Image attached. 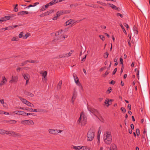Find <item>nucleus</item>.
I'll return each instance as SVG.
<instances>
[{
	"instance_id": "7c9ffc66",
	"label": "nucleus",
	"mask_w": 150,
	"mask_h": 150,
	"mask_svg": "<svg viewBox=\"0 0 150 150\" xmlns=\"http://www.w3.org/2000/svg\"><path fill=\"white\" fill-rule=\"evenodd\" d=\"M62 84V81H60L59 82L58 84L57 88H59V89H61Z\"/></svg>"
},
{
	"instance_id": "0eeeda50",
	"label": "nucleus",
	"mask_w": 150,
	"mask_h": 150,
	"mask_svg": "<svg viewBox=\"0 0 150 150\" xmlns=\"http://www.w3.org/2000/svg\"><path fill=\"white\" fill-rule=\"evenodd\" d=\"M68 37L67 35H62L61 36L58 37L57 39H55L54 40V41L55 42H58L63 41L65 38H67Z\"/></svg>"
},
{
	"instance_id": "37998d69",
	"label": "nucleus",
	"mask_w": 150,
	"mask_h": 150,
	"mask_svg": "<svg viewBox=\"0 0 150 150\" xmlns=\"http://www.w3.org/2000/svg\"><path fill=\"white\" fill-rule=\"evenodd\" d=\"M18 5L16 4L15 5V7L14 8L13 10L15 12H17L18 11Z\"/></svg>"
},
{
	"instance_id": "f3484780",
	"label": "nucleus",
	"mask_w": 150,
	"mask_h": 150,
	"mask_svg": "<svg viewBox=\"0 0 150 150\" xmlns=\"http://www.w3.org/2000/svg\"><path fill=\"white\" fill-rule=\"evenodd\" d=\"M3 80L0 83V87L2 86L4 84L7 82V80L5 76H3L2 77Z\"/></svg>"
},
{
	"instance_id": "603ef678",
	"label": "nucleus",
	"mask_w": 150,
	"mask_h": 150,
	"mask_svg": "<svg viewBox=\"0 0 150 150\" xmlns=\"http://www.w3.org/2000/svg\"><path fill=\"white\" fill-rule=\"evenodd\" d=\"M23 32H21L20 33V34L19 35L18 37L19 38H21L22 37L23 38Z\"/></svg>"
},
{
	"instance_id": "393cba45",
	"label": "nucleus",
	"mask_w": 150,
	"mask_h": 150,
	"mask_svg": "<svg viewBox=\"0 0 150 150\" xmlns=\"http://www.w3.org/2000/svg\"><path fill=\"white\" fill-rule=\"evenodd\" d=\"M56 3V1L55 0H52L51 2H50L48 4H47L49 6H52Z\"/></svg>"
},
{
	"instance_id": "4be33fe9",
	"label": "nucleus",
	"mask_w": 150,
	"mask_h": 150,
	"mask_svg": "<svg viewBox=\"0 0 150 150\" xmlns=\"http://www.w3.org/2000/svg\"><path fill=\"white\" fill-rule=\"evenodd\" d=\"M77 96V93L76 92L74 91L73 93V95L71 98V101L72 103H73L74 102L76 99Z\"/></svg>"
},
{
	"instance_id": "c9c22d12",
	"label": "nucleus",
	"mask_w": 150,
	"mask_h": 150,
	"mask_svg": "<svg viewBox=\"0 0 150 150\" xmlns=\"http://www.w3.org/2000/svg\"><path fill=\"white\" fill-rule=\"evenodd\" d=\"M120 25L121 27V28H122V30L123 31V32H124V33L126 34V35H127V32L125 29L124 28V27H123V25H122V24H121Z\"/></svg>"
},
{
	"instance_id": "58836bf2",
	"label": "nucleus",
	"mask_w": 150,
	"mask_h": 150,
	"mask_svg": "<svg viewBox=\"0 0 150 150\" xmlns=\"http://www.w3.org/2000/svg\"><path fill=\"white\" fill-rule=\"evenodd\" d=\"M9 124H14L15 123H16L17 122L16 121L14 120H9Z\"/></svg>"
},
{
	"instance_id": "f257e3e1",
	"label": "nucleus",
	"mask_w": 150,
	"mask_h": 150,
	"mask_svg": "<svg viewBox=\"0 0 150 150\" xmlns=\"http://www.w3.org/2000/svg\"><path fill=\"white\" fill-rule=\"evenodd\" d=\"M95 130L93 128L90 129L87 133V137L88 141H91L94 139L95 137Z\"/></svg>"
},
{
	"instance_id": "72a5a7b5",
	"label": "nucleus",
	"mask_w": 150,
	"mask_h": 150,
	"mask_svg": "<svg viewBox=\"0 0 150 150\" xmlns=\"http://www.w3.org/2000/svg\"><path fill=\"white\" fill-rule=\"evenodd\" d=\"M107 5L108 6L111 7L113 9H115L117 8V7L116 6H115V5H114L113 4H108Z\"/></svg>"
},
{
	"instance_id": "a211bd4d",
	"label": "nucleus",
	"mask_w": 150,
	"mask_h": 150,
	"mask_svg": "<svg viewBox=\"0 0 150 150\" xmlns=\"http://www.w3.org/2000/svg\"><path fill=\"white\" fill-rule=\"evenodd\" d=\"M109 138L112 137L111 135V132H107L104 134V138Z\"/></svg>"
},
{
	"instance_id": "b1692460",
	"label": "nucleus",
	"mask_w": 150,
	"mask_h": 150,
	"mask_svg": "<svg viewBox=\"0 0 150 150\" xmlns=\"http://www.w3.org/2000/svg\"><path fill=\"white\" fill-rule=\"evenodd\" d=\"M82 146H72V148L75 149V150H79L81 149H82Z\"/></svg>"
},
{
	"instance_id": "13d9d810",
	"label": "nucleus",
	"mask_w": 150,
	"mask_h": 150,
	"mask_svg": "<svg viewBox=\"0 0 150 150\" xmlns=\"http://www.w3.org/2000/svg\"><path fill=\"white\" fill-rule=\"evenodd\" d=\"M21 68H20V67H17V69H16V71H17V72H20V71L21 70Z\"/></svg>"
},
{
	"instance_id": "cd10ccee",
	"label": "nucleus",
	"mask_w": 150,
	"mask_h": 150,
	"mask_svg": "<svg viewBox=\"0 0 150 150\" xmlns=\"http://www.w3.org/2000/svg\"><path fill=\"white\" fill-rule=\"evenodd\" d=\"M78 6V4L77 3H75L74 4H71L70 5V7L71 8H75Z\"/></svg>"
},
{
	"instance_id": "e2e57ef3",
	"label": "nucleus",
	"mask_w": 150,
	"mask_h": 150,
	"mask_svg": "<svg viewBox=\"0 0 150 150\" xmlns=\"http://www.w3.org/2000/svg\"><path fill=\"white\" fill-rule=\"evenodd\" d=\"M121 110L123 112L125 113L126 112V110L125 108L123 107H122L121 108Z\"/></svg>"
},
{
	"instance_id": "e433bc0d",
	"label": "nucleus",
	"mask_w": 150,
	"mask_h": 150,
	"mask_svg": "<svg viewBox=\"0 0 150 150\" xmlns=\"http://www.w3.org/2000/svg\"><path fill=\"white\" fill-rule=\"evenodd\" d=\"M63 14V11H58L56 13L57 15H58V16H60Z\"/></svg>"
},
{
	"instance_id": "bf43d9fd",
	"label": "nucleus",
	"mask_w": 150,
	"mask_h": 150,
	"mask_svg": "<svg viewBox=\"0 0 150 150\" xmlns=\"http://www.w3.org/2000/svg\"><path fill=\"white\" fill-rule=\"evenodd\" d=\"M87 55H85V56L84 58H83L82 60H81V62H83L86 59Z\"/></svg>"
},
{
	"instance_id": "dca6fc26",
	"label": "nucleus",
	"mask_w": 150,
	"mask_h": 150,
	"mask_svg": "<svg viewBox=\"0 0 150 150\" xmlns=\"http://www.w3.org/2000/svg\"><path fill=\"white\" fill-rule=\"evenodd\" d=\"M28 12L27 11H22L19 12L18 13V16H23L25 14H28Z\"/></svg>"
},
{
	"instance_id": "a878e982",
	"label": "nucleus",
	"mask_w": 150,
	"mask_h": 150,
	"mask_svg": "<svg viewBox=\"0 0 150 150\" xmlns=\"http://www.w3.org/2000/svg\"><path fill=\"white\" fill-rule=\"evenodd\" d=\"M13 29L12 26H10L6 28H1L0 30H3L4 29L5 30H10Z\"/></svg>"
},
{
	"instance_id": "09e8293b",
	"label": "nucleus",
	"mask_w": 150,
	"mask_h": 150,
	"mask_svg": "<svg viewBox=\"0 0 150 150\" xmlns=\"http://www.w3.org/2000/svg\"><path fill=\"white\" fill-rule=\"evenodd\" d=\"M133 28H134L133 30H134V31L135 33L137 34L138 33V31L137 30V28L136 27L134 26V27H133Z\"/></svg>"
},
{
	"instance_id": "aec40b11",
	"label": "nucleus",
	"mask_w": 150,
	"mask_h": 150,
	"mask_svg": "<svg viewBox=\"0 0 150 150\" xmlns=\"http://www.w3.org/2000/svg\"><path fill=\"white\" fill-rule=\"evenodd\" d=\"M110 150H117L116 146L114 144H111Z\"/></svg>"
},
{
	"instance_id": "412c9836",
	"label": "nucleus",
	"mask_w": 150,
	"mask_h": 150,
	"mask_svg": "<svg viewBox=\"0 0 150 150\" xmlns=\"http://www.w3.org/2000/svg\"><path fill=\"white\" fill-rule=\"evenodd\" d=\"M19 108L20 109H21L24 110H26L30 112H32L33 111V109L28 108H25L20 107Z\"/></svg>"
},
{
	"instance_id": "6e6552de",
	"label": "nucleus",
	"mask_w": 150,
	"mask_h": 150,
	"mask_svg": "<svg viewBox=\"0 0 150 150\" xmlns=\"http://www.w3.org/2000/svg\"><path fill=\"white\" fill-rule=\"evenodd\" d=\"M73 76L75 82L76 84L78 86H80L81 88L82 89L83 87L81 85V83L79 82V79L78 77L75 74H73Z\"/></svg>"
},
{
	"instance_id": "ddd939ff",
	"label": "nucleus",
	"mask_w": 150,
	"mask_h": 150,
	"mask_svg": "<svg viewBox=\"0 0 150 150\" xmlns=\"http://www.w3.org/2000/svg\"><path fill=\"white\" fill-rule=\"evenodd\" d=\"M16 16V15L14 14H12L11 15L9 16H5L4 17V18H5V19L6 20V21L9 19L12 20L13 19V18H14Z\"/></svg>"
},
{
	"instance_id": "c756f323",
	"label": "nucleus",
	"mask_w": 150,
	"mask_h": 150,
	"mask_svg": "<svg viewBox=\"0 0 150 150\" xmlns=\"http://www.w3.org/2000/svg\"><path fill=\"white\" fill-rule=\"evenodd\" d=\"M105 104H108L107 105V107H108L110 105H111V103L110 104L109 103V99L108 98H106V100L105 101Z\"/></svg>"
},
{
	"instance_id": "c85d7f7f",
	"label": "nucleus",
	"mask_w": 150,
	"mask_h": 150,
	"mask_svg": "<svg viewBox=\"0 0 150 150\" xmlns=\"http://www.w3.org/2000/svg\"><path fill=\"white\" fill-rule=\"evenodd\" d=\"M54 11L53 10H50L49 11L47 12H45L46 16H47V15L50 14L52 13L53 12H54Z\"/></svg>"
},
{
	"instance_id": "864d4df0",
	"label": "nucleus",
	"mask_w": 150,
	"mask_h": 150,
	"mask_svg": "<svg viewBox=\"0 0 150 150\" xmlns=\"http://www.w3.org/2000/svg\"><path fill=\"white\" fill-rule=\"evenodd\" d=\"M109 73V71H107L105 74L103 75V77H105Z\"/></svg>"
},
{
	"instance_id": "9d476101",
	"label": "nucleus",
	"mask_w": 150,
	"mask_h": 150,
	"mask_svg": "<svg viewBox=\"0 0 150 150\" xmlns=\"http://www.w3.org/2000/svg\"><path fill=\"white\" fill-rule=\"evenodd\" d=\"M22 75L24 79L26 80L25 85H27L28 84V82L29 81V79L30 77V75L27 73L25 74H23Z\"/></svg>"
},
{
	"instance_id": "6ab92c4d",
	"label": "nucleus",
	"mask_w": 150,
	"mask_h": 150,
	"mask_svg": "<svg viewBox=\"0 0 150 150\" xmlns=\"http://www.w3.org/2000/svg\"><path fill=\"white\" fill-rule=\"evenodd\" d=\"M48 5L47 4L46 5L43 6L40 9V12H42L45 11L46 9L48 8L49 7Z\"/></svg>"
},
{
	"instance_id": "1a4fd4ad",
	"label": "nucleus",
	"mask_w": 150,
	"mask_h": 150,
	"mask_svg": "<svg viewBox=\"0 0 150 150\" xmlns=\"http://www.w3.org/2000/svg\"><path fill=\"white\" fill-rule=\"evenodd\" d=\"M12 114H16L17 115H20L23 116L26 115V112L22 111L16 110L12 112Z\"/></svg>"
},
{
	"instance_id": "f8f14e48",
	"label": "nucleus",
	"mask_w": 150,
	"mask_h": 150,
	"mask_svg": "<svg viewBox=\"0 0 150 150\" xmlns=\"http://www.w3.org/2000/svg\"><path fill=\"white\" fill-rule=\"evenodd\" d=\"M73 52L74 51L73 50H71L69 53L64 54L61 55V57L63 58L65 57H68L71 55Z\"/></svg>"
},
{
	"instance_id": "9b49d317",
	"label": "nucleus",
	"mask_w": 150,
	"mask_h": 150,
	"mask_svg": "<svg viewBox=\"0 0 150 150\" xmlns=\"http://www.w3.org/2000/svg\"><path fill=\"white\" fill-rule=\"evenodd\" d=\"M104 142L107 144H110L112 141V137L104 138Z\"/></svg>"
},
{
	"instance_id": "a18cd8bd",
	"label": "nucleus",
	"mask_w": 150,
	"mask_h": 150,
	"mask_svg": "<svg viewBox=\"0 0 150 150\" xmlns=\"http://www.w3.org/2000/svg\"><path fill=\"white\" fill-rule=\"evenodd\" d=\"M63 14H67L68 13H69L71 12V11L69 10H67L65 11H63Z\"/></svg>"
},
{
	"instance_id": "8fccbe9b",
	"label": "nucleus",
	"mask_w": 150,
	"mask_h": 150,
	"mask_svg": "<svg viewBox=\"0 0 150 150\" xmlns=\"http://www.w3.org/2000/svg\"><path fill=\"white\" fill-rule=\"evenodd\" d=\"M29 36V34L28 33H27L24 36H23V38L24 39H26Z\"/></svg>"
},
{
	"instance_id": "4c0bfd02",
	"label": "nucleus",
	"mask_w": 150,
	"mask_h": 150,
	"mask_svg": "<svg viewBox=\"0 0 150 150\" xmlns=\"http://www.w3.org/2000/svg\"><path fill=\"white\" fill-rule=\"evenodd\" d=\"M28 106H30L31 107L34 108V105L33 104H32L30 102L28 101V102L26 104Z\"/></svg>"
},
{
	"instance_id": "79ce46f5",
	"label": "nucleus",
	"mask_w": 150,
	"mask_h": 150,
	"mask_svg": "<svg viewBox=\"0 0 150 150\" xmlns=\"http://www.w3.org/2000/svg\"><path fill=\"white\" fill-rule=\"evenodd\" d=\"M112 89L111 87H109L108 88V90H107L106 91V93L107 94H109L112 91Z\"/></svg>"
},
{
	"instance_id": "f03ea898",
	"label": "nucleus",
	"mask_w": 150,
	"mask_h": 150,
	"mask_svg": "<svg viewBox=\"0 0 150 150\" xmlns=\"http://www.w3.org/2000/svg\"><path fill=\"white\" fill-rule=\"evenodd\" d=\"M86 118L84 115L81 114H80V117L77 123L78 125H81V126H84L86 124Z\"/></svg>"
},
{
	"instance_id": "39448f33",
	"label": "nucleus",
	"mask_w": 150,
	"mask_h": 150,
	"mask_svg": "<svg viewBox=\"0 0 150 150\" xmlns=\"http://www.w3.org/2000/svg\"><path fill=\"white\" fill-rule=\"evenodd\" d=\"M21 123L23 125H33L34 124V122L31 120H23Z\"/></svg>"
},
{
	"instance_id": "de8ad7c7",
	"label": "nucleus",
	"mask_w": 150,
	"mask_h": 150,
	"mask_svg": "<svg viewBox=\"0 0 150 150\" xmlns=\"http://www.w3.org/2000/svg\"><path fill=\"white\" fill-rule=\"evenodd\" d=\"M99 37L103 41H104L105 40V38L103 35H99Z\"/></svg>"
},
{
	"instance_id": "680f3d73",
	"label": "nucleus",
	"mask_w": 150,
	"mask_h": 150,
	"mask_svg": "<svg viewBox=\"0 0 150 150\" xmlns=\"http://www.w3.org/2000/svg\"><path fill=\"white\" fill-rule=\"evenodd\" d=\"M120 64H122V65L123 64V59L122 58H120Z\"/></svg>"
},
{
	"instance_id": "052dcab7",
	"label": "nucleus",
	"mask_w": 150,
	"mask_h": 150,
	"mask_svg": "<svg viewBox=\"0 0 150 150\" xmlns=\"http://www.w3.org/2000/svg\"><path fill=\"white\" fill-rule=\"evenodd\" d=\"M105 68H106L105 67H102L100 69L99 71L100 72L103 71V70H104V69H105Z\"/></svg>"
},
{
	"instance_id": "5fc2aeb1",
	"label": "nucleus",
	"mask_w": 150,
	"mask_h": 150,
	"mask_svg": "<svg viewBox=\"0 0 150 150\" xmlns=\"http://www.w3.org/2000/svg\"><path fill=\"white\" fill-rule=\"evenodd\" d=\"M6 131L2 129H0V134H2L3 133H5Z\"/></svg>"
},
{
	"instance_id": "49530a36",
	"label": "nucleus",
	"mask_w": 150,
	"mask_h": 150,
	"mask_svg": "<svg viewBox=\"0 0 150 150\" xmlns=\"http://www.w3.org/2000/svg\"><path fill=\"white\" fill-rule=\"evenodd\" d=\"M97 3H98L100 4H101L103 6H106L107 5V4L105 3H103L102 2L98 1L97 2Z\"/></svg>"
},
{
	"instance_id": "6e6d98bb",
	"label": "nucleus",
	"mask_w": 150,
	"mask_h": 150,
	"mask_svg": "<svg viewBox=\"0 0 150 150\" xmlns=\"http://www.w3.org/2000/svg\"><path fill=\"white\" fill-rule=\"evenodd\" d=\"M6 20L5 19V18H4V17H2L1 18V19H0V23H2V22L5 21Z\"/></svg>"
},
{
	"instance_id": "7ed1b4c3",
	"label": "nucleus",
	"mask_w": 150,
	"mask_h": 150,
	"mask_svg": "<svg viewBox=\"0 0 150 150\" xmlns=\"http://www.w3.org/2000/svg\"><path fill=\"white\" fill-rule=\"evenodd\" d=\"M87 108L89 112H91L95 116L99 118L98 117L100 115V114L99 112L96 109L89 106H87Z\"/></svg>"
},
{
	"instance_id": "2f4dec72",
	"label": "nucleus",
	"mask_w": 150,
	"mask_h": 150,
	"mask_svg": "<svg viewBox=\"0 0 150 150\" xmlns=\"http://www.w3.org/2000/svg\"><path fill=\"white\" fill-rule=\"evenodd\" d=\"M28 62H30L31 63H38V61H36L35 60H28Z\"/></svg>"
},
{
	"instance_id": "4d7b16f0",
	"label": "nucleus",
	"mask_w": 150,
	"mask_h": 150,
	"mask_svg": "<svg viewBox=\"0 0 150 150\" xmlns=\"http://www.w3.org/2000/svg\"><path fill=\"white\" fill-rule=\"evenodd\" d=\"M108 54L107 52H106L104 54V57L105 58H107L108 56Z\"/></svg>"
},
{
	"instance_id": "423d86ee",
	"label": "nucleus",
	"mask_w": 150,
	"mask_h": 150,
	"mask_svg": "<svg viewBox=\"0 0 150 150\" xmlns=\"http://www.w3.org/2000/svg\"><path fill=\"white\" fill-rule=\"evenodd\" d=\"M62 130L60 129H51L48 130L49 133L53 134H57L59 133H61Z\"/></svg>"
},
{
	"instance_id": "f704fd0d",
	"label": "nucleus",
	"mask_w": 150,
	"mask_h": 150,
	"mask_svg": "<svg viewBox=\"0 0 150 150\" xmlns=\"http://www.w3.org/2000/svg\"><path fill=\"white\" fill-rule=\"evenodd\" d=\"M26 94L28 96H30L31 97H33L34 96V95L33 94L30 92H26Z\"/></svg>"
},
{
	"instance_id": "20e7f679",
	"label": "nucleus",
	"mask_w": 150,
	"mask_h": 150,
	"mask_svg": "<svg viewBox=\"0 0 150 150\" xmlns=\"http://www.w3.org/2000/svg\"><path fill=\"white\" fill-rule=\"evenodd\" d=\"M40 73L41 74L43 78H42V81L43 82L47 83V71H42L40 72Z\"/></svg>"
},
{
	"instance_id": "a19ab883",
	"label": "nucleus",
	"mask_w": 150,
	"mask_h": 150,
	"mask_svg": "<svg viewBox=\"0 0 150 150\" xmlns=\"http://www.w3.org/2000/svg\"><path fill=\"white\" fill-rule=\"evenodd\" d=\"M18 37H13L12 39L11 40L12 41H17L18 40Z\"/></svg>"
},
{
	"instance_id": "5701e85b",
	"label": "nucleus",
	"mask_w": 150,
	"mask_h": 150,
	"mask_svg": "<svg viewBox=\"0 0 150 150\" xmlns=\"http://www.w3.org/2000/svg\"><path fill=\"white\" fill-rule=\"evenodd\" d=\"M19 98L24 103L27 104V103L28 102V101H27L25 99L21 97H19Z\"/></svg>"
},
{
	"instance_id": "4468645a",
	"label": "nucleus",
	"mask_w": 150,
	"mask_h": 150,
	"mask_svg": "<svg viewBox=\"0 0 150 150\" xmlns=\"http://www.w3.org/2000/svg\"><path fill=\"white\" fill-rule=\"evenodd\" d=\"M74 21L72 19H70L69 20L67 21L65 23L66 24V25H69L70 24L73 23V24L74 23H76L79 22V21H76L75 22H73Z\"/></svg>"
},
{
	"instance_id": "338daca9",
	"label": "nucleus",
	"mask_w": 150,
	"mask_h": 150,
	"mask_svg": "<svg viewBox=\"0 0 150 150\" xmlns=\"http://www.w3.org/2000/svg\"><path fill=\"white\" fill-rule=\"evenodd\" d=\"M46 16L45 13H43L42 14H41L40 15V17H43L44 16Z\"/></svg>"
},
{
	"instance_id": "774afa93",
	"label": "nucleus",
	"mask_w": 150,
	"mask_h": 150,
	"mask_svg": "<svg viewBox=\"0 0 150 150\" xmlns=\"http://www.w3.org/2000/svg\"><path fill=\"white\" fill-rule=\"evenodd\" d=\"M58 17V15H57V16H56L54 17L52 19L54 20H55L57 19V18Z\"/></svg>"
},
{
	"instance_id": "c03bdc74",
	"label": "nucleus",
	"mask_w": 150,
	"mask_h": 150,
	"mask_svg": "<svg viewBox=\"0 0 150 150\" xmlns=\"http://www.w3.org/2000/svg\"><path fill=\"white\" fill-rule=\"evenodd\" d=\"M82 150H91L90 149L86 146H82Z\"/></svg>"
},
{
	"instance_id": "69168bd1",
	"label": "nucleus",
	"mask_w": 150,
	"mask_h": 150,
	"mask_svg": "<svg viewBox=\"0 0 150 150\" xmlns=\"http://www.w3.org/2000/svg\"><path fill=\"white\" fill-rule=\"evenodd\" d=\"M117 68H115L114 70V71L113 72V74L114 75L115 74V73L117 71Z\"/></svg>"
},
{
	"instance_id": "3c124183",
	"label": "nucleus",
	"mask_w": 150,
	"mask_h": 150,
	"mask_svg": "<svg viewBox=\"0 0 150 150\" xmlns=\"http://www.w3.org/2000/svg\"><path fill=\"white\" fill-rule=\"evenodd\" d=\"M136 133H137V135L138 136L140 134V131L138 128H137L136 130Z\"/></svg>"
},
{
	"instance_id": "2eb2a0df",
	"label": "nucleus",
	"mask_w": 150,
	"mask_h": 150,
	"mask_svg": "<svg viewBox=\"0 0 150 150\" xmlns=\"http://www.w3.org/2000/svg\"><path fill=\"white\" fill-rule=\"evenodd\" d=\"M18 80V77L17 76H12V79L9 81L10 83H13L14 82L16 83Z\"/></svg>"
},
{
	"instance_id": "bb28decb",
	"label": "nucleus",
	"mask_w": 150,
	"mask_h": 150,
	"mask_svg": "<svg viewBox=\"0 0 150 150\" xmlns=\"http://www.w3.org/2000/svg\"><path fill=\"white\" fill-rule=\"evenodd\" d=\"M43 111V110L41 109H33V112H42Z\"/></svg>"
},
{
	"instance_id": "ea45409f",
	"label": "nucleus",
	"mask_w": 150,
	"mask_h": 150,
	"mask_svg": "<svg viewBox=\"0 0 150 150\" xmlns=\"http://www.w3.org/2000/svg\"><path fill=\"white\" fill-rule=\"evenodd\" d=\"M62 30H59V31L56 32L55 33V35L56 36H57V35H59L61 33V32L62 31Z\"/></svg>"
},
{
	"instance_id": "473e14b6",
	"label": "nucleus",
	"mask_w": 150,
	"mask_h": 150,
	"mask_svg": "<svg viewBox=\"0 0 150 150\" xmlns=\"http://www.w3.org/2000/svg\"><path fill=\"white\" fill-rule=\"evenodd\" d=\"M28 60H27L26 61H25L24 62H23L22 63H21V66H23L24 65H25L27 64L28 63Z\"/></svg>"
},
{
	"instance_id": "0e129e2a",
	"label": "nucleus",
	"mask_w": 150,
	"mask_h": 150,
	"mask_svg": "<svg viewBox=\"0 0 150 150\" xmlns=\"http://www.w3.org/2000/svg\"><path fill=\"white\" fill-rule=\"evenodd\" d=\"M117 16H120L121 18H122L123 17V16L122 14L120 13H117Z\"/></svg>"
}]
</instances>
